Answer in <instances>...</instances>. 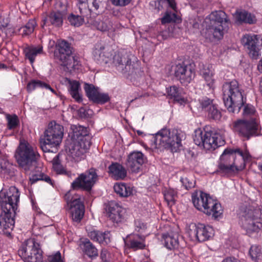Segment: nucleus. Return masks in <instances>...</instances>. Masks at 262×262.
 Segmentation results:
<instances>
[{
	"instance_id": "6",
	"label": "nucleus",
	"mask_w": 262,
	"mask_h": 262,
	"mask_svg": "<svg viewBox=\"0 0 262 262\" xmlns=\"http://www.w3.org/2000/svg\"><path fill=\"white\" fill-rule=\"evenodd\" d=\"M38 154L35 148L25 141H21L17 148L15 157L19 165L25 171H33L36 167Z\"/></svg>"
},
{
	"instance_id": "21",
	"label": "nucleus",
	"mask_w": 262,
	"mask_h": 262,
	"mask_svg": "<svg viewBox=\"0 0 262 262\" xmlns=\"http://www.w3.org/2000/svg\"><path fill=\"white\" fill-rule=\"evenodd\" d=\"M66 16L65 10L63 11H52L42 20V27L47 25L52 26L55 28H60L62 26L63 19Z\"/></svg>"
},
{
	"instance_id": "39",
	"label": "nucleus",
	"mask_w": 262,
	"mask_h": 262,
	"mask_svg": "<svg viewBox=\"0 0 262 262\" xmlns=\"http://www.w3.org/2000/svg\"><path fill=\"white\" fill-rule=\"evenodd\" d=\"M69 91L71 96L77 102L81 101L82 98L79 93L80 90V83L76 80H69Z\"/></svg>"
},
{
	"instance_id": "64",
	"label": "nucleus",
	"mask_w": 262,
	"mask_h": 262,
	"mask_svg": "<svg viewBox=\"0 0 262 262\" xmlns=\"http://www.w3.org/2000/svg\"><path fill=\"white\" fill-rule=\"evenodd\" d=\"M2 68H6V65L3 63H0V69Z\"/></svg>"
},
{
	"instance_id": "28",
	"label": "nucleus",
	"mask_w": 262,
	"mask_h": 262,
	"mask_svg": "<svg viewBox=\"0 0 262 262\" xmlns=\"http://www.w3.org/2000/svg\"><path fill=\"white\" fill-rule=\"evenodd\" d=\"M88 236L93 241L102 244H107L110 242V232H104L94 229H87Z\"/></svg>"
},
{
	"instance_id": "36",
	"label": "nucleus",
	"mask_w": 262,
	"mask_h": 262,
	"mask_svg": "<svg viewBox=\"0 0 262 262\" xmlns=\"http://www.w3.org/2000/svg\"><path fill=\"white\" fill-rule=\"evenodd\" d=\"M24 52L26 58L32 63L35 60V57L43 53L42 47L40 46L27 47L24 49Z\"/></svg>"
},
{
	"instance_id": "4",
	"label": "nucleus",
	"mask_w": 262,
	"mask_h": 262,
	"mask_svg": "<svg viewBox=\"0 0 262 262\" xmlns=\"http://www.w3.org/2000/svg\"><path fill=\"white\" fill-rule=\"evenodd\" d=\"M191 200L194 207L214 219L221 217L223 213L221 204L213 199L209 194L202 191H195L192 194Z\"/></svg>"
},
{
	"instance_id": "48",
	"label": "nucleus",
	"mask_w": 262,
	"mask_h": 262,
	"mask_svg": "<svg viewBox=\"0 0 262 262\" xmlns=\"http://www.w3.org/2000/svg\"><path fill=\"white\" fill-rule=\"evenodd\" d=\"M6 118L8 121L7 127L8 129H15L19 125V121L17 116L16 115H8L6 117Z\"/></svg>"
},
{
	"instance_id": "44",
	"label": "nucleus",
	"mask_w": 262,
	"mask_h": 262,
	"mask_svg": "<svg viewBox=\"0 0 262 262\" xmlns=\"http://www.w3.org/2000/svg\"><path fill=\"white\" fill-rule=\"evenodd\" d=\"M84 89L88 97L93 102L99 92L98 88L95 87L93 84L85 83Z\"/></svg>"
},
{
	"instance_id": "23",
	"label": "nucleus",
	"mask_w": 262,
	"mask_h": 262,
	"mask_svg": "<svg viewBox=\"0 0 262 262\" xmlns=\"http://www.w3.org/2000/svg\"><path fill=\"white\" fill-rule=\"evenodd\" d=\"M106 211L108 217L114 223L121 222L125 219V210L115 201L108 203Z\"/></svg>"
},
{
	"instance_id": "35",
	"label": "nucleus",
	"mask_w": 262,
	"mask_h": 262,
	"mask_svg": "<svg viewBox=\"0 0 262 262\" xmlns=\"http://www.w3.org/2000/svg\"><path fill=\"white\" fill-rule=\"evenodd\" d=\"M114 189L120 197L127 198L133 194V188L125 183H116Z\"/></svg>"
},
{
	"instance_id": "12",
	"label": "nucleus",
	"mask_w": 262,
	"mask_h": 262,
	"mask_svg": "<svg viewBox=\"0 0 262 262\" xmlns=\"http://www.w3.org/2000/svg\"><path fill=\"white\" fill-rule=\"evenodd\" d=\"M98 177L96 170L92 168L77 178L72 183V187L74 189L82 188L90 190L98 180Z\"/></svg>"
},
{
	"instance_id": "30",
	"label": "nucleus",
	"mask_w": 262,
	"mask_h": 262,
	"mask_svg": "<svg viewBox=\"0 0 262 262\" xmlns=\"http://www.w3.org/2000/svg\"><path fill=\"white\" fill-rule=\"evenodd\" d=\"M201 74L204 78L206 85L211 91L215 88V80L214 78V72L211 67L209 66L201 70Z\"/></svg>"
},
{
	"instance_id": "43",
	"label": "nucleus",
	"mask_w": 262,
	"mask_h": 262,
	"mask_svg": "<svg viewBox=\"0 0 262 262\" xmlns=\"http://www.w3.org/2000/svg\"><path fill=\"white\" fill-rule=\"evenodd\" d=\"M37 88H45L55 93V91L49 84L39 80H33L28 83L27 86V90L29 92H31Z\"/></svg>"
},
{
	"instance_id": "31",
	"label": "nucleus",
	"mask_w": 262,
	"mask_h": 262,
	"mask_svg": "<svg viewBox=\"0 0 262 262\" xmlns=\"http://www.w3.org/2000/svg\"><path fill=\"white\" fill-rule=\"evenodd\" d=\"M208 19L211 24L224 25L226 23L229 25V20L226 14L223 11H215L212 12L209 16Z\"/></svg>"
},
{
	"instance_id": "45",
	"label": "nucleus",
	"mask_w": 262,
	"mask_h": 262,
	"mask_svg": "<svg viewBox=\"0 0 262 262\" xmlns=\"http://www.w3.org/2000/svg\"><path fill=\"white\" fill-rule=\"evenodd\" d=\"M207 111L208 112V117L209 118L214 120H220L221 118V112L214 104L210 105L209 108L207 110Z\"/></svg>"
},
{
	"instance_id": "8",
	"label": "nucleus",
	"mask_w": 262,
	"mask_h": 262,
	"mask_svg": "<svg viewBox=\"0 0 262 262\" xmlns=\"http://www.w3.org/2000/svg\"><path fill=\"white\" fill-rule=\"evenodd\" d=\"M241 221L247 234L257 232L262 228V209L259 207H247L243 212Z\"/></svg>"
},
{
	"instance_id": "19",
	"label": "nucleus",
	"mask_w": 262,
	"mask_h": 262,
	"mask_svg": "<svg viewBox=\"0 0 262 262\" xmlns=\"http://www.w3.org/2000/svg\"><path fill=\"white\" fill-rule=\"evenodd\" d=\"M242 45L248 50L249 56L256 59L259 55L258 47V39L256 35L246 34L241 39Z\"/></svg>"
},
{
	"instance_id": "60",
	"label": "nucleus",
	"mask_w": 262,
	"mask_h": 262,
	"mask_svg": "<svg viewBox=\"0 0 262 262\" xmlns=\"http://www.w3.org/2000/svg\"><path fill=\"white\" fill-rule=\"evenodd\" d=\"M169 4V6L173 9L175 10L176 5L174 0H166Z\"/></svg>"
},
{
	"instance_id": "61",
	"label": "nucleus",
	"mask_w": 262,
	"mask_h": 262,
	"mask_svg": "<svg viewBox=\"0 0 262 262\" xmlns=\"http://www.w3.org/2000/svg\"><path fill=\"white\" fill-rule=\"evenodd\" d=\"M53 166V168H54V169L55 170H57L59 173H61L62 172L61 170H59L58 169V167H59V165L58 164L54 163Z\"/></svg>"
},
{
	"instance_id": "14",
	"label": "nucleus",
	"mask_w": 262,
	"mask_h": 262,
	"mask_svg": "<svg viewBox=\"0 0 262 262\" xmlns=\"http://www.w3.org/2000/svg\"><path fill=\"white\" fill-rule=\"evenodd\" d=\"M133 55L126 51L118 52L113 57V63L116 69L120 72H130L132 59Z\"/></svg>"
},
{
	"instance_id": "22",
	"label": "nucleus",
	"mask_w": 262,
	"mask_h": 262,
	"mask_svg": "<svg viewBox=\"0 0 262 262\" xmlns=\"http://www.w3.org/2000/svg\"><path fill=\"white\" fill-rule=\"evenodd\" d=\"M213 234V229L211 227L202 224H198L194 230L190 231V236L195 237L200 242L209 240Z\"/></svg>"
},
{
	"instance_id": "1",
	"label": "nucleus",
	"mask_w": 262,
	"mask_h": 262,
	"mask_svg": "<svg viewBox=\"0 0 262 262\" xmlns=\"http://www.w3.org/2000/svg\"><path fill=\"white\" fill-rule=\"evenodd\" d=\"M223 100L227 109L229 112L238 113L244 105L243 116L248 121H256V111L255 107L249 104L244 105L243 96L239 89L238 82L233 80L226 82L223 86Z\"/></svg>"
},
{
	"instance_id": "10",
	"label": "nucleus",
	"mask_w": 262,
	"mask_h": 262,
	"mask_svg": "<svg viewBox=\"0 0 262 262\" xmlns=\"http://www.w3.org/2000/svg\"><path fill=\"white\" fill-rule=\"evenodd\" d=\"M63 136V127L55 122H51L44 135L40 138V147L45 151H49L47 145L54 146L61 142Z\"/></svg>"
},
{
	"instance_id": "3",
	"label": "nucleus",
	"mask_w": 262,
	"mask_h": 262,
	"mask_svg": "<svg viewBox=\"0 0 262 262\" xmlns=\"http://www.w3.org/2000/svg\"><path fill=\"white\" fill-rule=\"evenodd\" d=\"M245 168L244 154L239 149H225L220 157L219 171L224 173H234Z\"/></svg>"
},
{
	"instance_id": "32",
	"label": "nucleus",
	"mask_w": 262,
	"mask_h": 262,
	"mask_svg": "<svg viewBox=\"0 0 262 262\" xmlns=\"http://www.w3.org/2000/svg\"><path fill=\"white\" fill-rule=\"evenodd\" d=\"M165 246L169 249L177 248L179 245V235L177 233L163 235Z\"/></svg>"
},
{
	"instance_id": "5",
	"label": "nucleus",
	"mask_w": 262,
	"mask_h": 262,
	"mask_svg": "<svg viewBox=\"0 0 262 262\" xmlns=\"http://www.w3.org/2000/svg\"><path fill=\"white\" fill-rule=\"evenodd\" d=\"M183 137V133L181 130L163 128L155 134L154 146L160 150L168 149L172 152H177L182 145L181 141Z\"/></svg>"
},
{
	"instance_id": "16",
	"label": "nucleus",
	"mask_w": 262,
	"mask_h": 262,
	"mask_svg": "<svg viewBox=\"0 0 262 262\" xmlns=\"http://www.w3.org/2000/svg\"><path fill=\"white\" fill-rule=\"evenodd\" d=\"M229 25L225 23L224 25L209 23L206 27L204 33V37L210 41L214 39H221L224 34L227 32Z\"/></svg>"
},
{
	"instance_id": "58",
	"label": "nucleus",
	"mask_w": 262,
	"mask_h": 262,
	"mask_svg": "<svg viewBox=\"0 0 262 262\" xmlns=\"http://www.w3.org/2000/svg\"><path fill=\"white\" fill-rule=\"evenodd\" d=\"M110 257V254L106 249H102L100 253V258L103 262H108V259Z\"/></svg>"
},
{
	"instance_id": "25",
	"label": "nucleus",
	"mask_w": 262,
	"mask_h": 262,
	"mask_svg": "<svg viewBox=\"0 0 262 262\" xmlns=\"http://www.w3.org/2000/svg\"><path fill=\"white\" fill-rule=\"evenodd\" d=\"M70 212L72 220L76 223L80 222L84 213V207L80 198L71 201Z\"/></svg>"
},
{
	"instance_id": "9",
	"label": "nucleus",
	"mask_w": 262,
	"mask_h": 262,
	"mask_svg": "<svg viewBox=\"0 0 262 262\" xmlns=\"http://www.w3.org/2000/svg\"><path fill=\"white\" fill-rule=\"evenodd\" d=\"M55 54L59 63L65 67V70L68 72L71 73L79 68V62L77 58L72 55L71 47L67 41L62 40L59 42L58 51Z\"/></svg>"
},
{
	"instance_id": "42",
	"label": "nucleus",
	"mask_w": 262,
	"mask_h": 262,
	"mask_svg": "<svg viewBox=\"0 0 262 262\" xmlns=\"http://www.w3.org/2000/svg\"><path fill=\"white\" fill-rule=\"evenodd\" d=\"M29 180L32 184L35 183L37 181L42 180L51 184V185H53L52 181L51 180V178L49 176L39 172V171H36L34 173H33L29 178Z\"/></svg>"
},
{
	"instance_id": "26",
	"label": "nucleus",
	"mask_w": 262,
	"mask_h": 262,
	"mask_svg": "<svg viewBox=\"0 0 262 262\" xmlns=\"http://www.w3.org/2000/svg\"><path fill=\"white\" fill-rule=\"evenodd\" d=\"M166 92L167 97L173 100L174 102L181 105L186 103L187 100L185 97V94L182 88L176 85L171 86L167 88Z\"/></svg>"
},
{
	"instance_id": "62",
	"label": "nucleus",
	"mask_w": 262,
	"mask_h": 262,
	"mask_svg": "<svg viewBox=\"0 0 262 262\" xmlns=\"http://www.w3.org/2000/svg\"><path fill=\"white\" fill-rule=\"evenodd\" d=\"M259 90L262 95V77L259 83Z\"/></svg>"
},
{
	"instance_id": "57",
	"label": "nucleus",
	"mask_w": 262,
	"mask_h": 262,
	"mask_svg": "<svg viewBox=\"0 0 262 262\" xmlns=\"http://www.w3.org/2000/svg\"><path fill=\"white\" fill-rule=\"evenodd\" d=\"M57 6L60 8V10H58V11H63L66 10V15H67V9L68 7V4L66 0H61L59 1L57 3Z\"/></svg>"
},
{
	"instance_id": "47",
	"label": "nucleus",
	"mask_w": 262,
	"mask_h": 262,
	"mask_svg": "<svg viewBox=\"0 0 262 262\" xmlns=\"http://www.w3.org/2000/svg\"><path fill=\"white\" fill-rule=\"evenodd\" d=\"M178 17L177 14L168 10L166 11L163 17L161 18V21L162 24H166L168 23L176 22Z\"/></svg>"
},
{
	"instance_id": "55",
	"label": "nucleus",
	"mask_w": 262,
	"mask_h": 262,
	"mask_svg": "<svg viewBox=\"0 0 262 262\" xmlns=\"http://www.w3.org/2000/svg\"><path fill=\"white\" fill-rule=\"evenodd\" d=\"M200 103L203 108L206 109V110L209 108V106L212 104V100L208 98H203L201 101Z\"/></svg>"
},
{
	"instance_id": "40",
	"label": "nucleus",
	"mask_w": 262,
	"mask_h": 262,
	"mask_svg": "<svg viewBox=\"0 0 262 262\" xmlns=\"http://www.w3.org/2000/svg\"><path fill=\"white\" fill-rule=\"evenodd\" d=\"M36 26V22L34 19H30L23 27L18 29V32L23 36L29 35L31 34Z\"/></svg>"
},
{
	"instance_id": "50",
	"label": "nucleus",
	"mask_w": 262,
	"mask_h": 262,
	"mask_svg": "<svg viewBox=\"0 0 262 262\" xmlns=\"http://www.w3.org/2000/svg\"><path fill=\"white\" fill-rule=\"evenodd\" d=\"M110 99V98L107 94L98 92L93 102L97 103L103 104L108 102Z\"/></svg>"
},
{
	"instance_id": "51",
	"label": "nucleus",
	"mask_w": 262,
	"mask_h": 262,
	"mask_svg": "<svg viewBox=\"0 0 262 262\" xmlns=\"http://www.w3.org/2000/svg\"><path fill=\"white\" fill-rule=\"evenodd\" d=\"M181 181L183 185L187 190H188L191 188L194 187L195 185V181L191 178H189L187 177L183 178L181 179Z\"/></svg>"
},
{
	"instance_id": "63",
	"label": "nucleus",
	"mask_w": 262,
	"mask_h": 262,
	"mask_svg": "<svg viewBox=\"0 0 262 262\" xmlns=\"http://www.w3.org/2000/svg\"><path fill=\"white\" fill-rule=\"evenodd\" d=\"M258 167L259 169L262 171V162L258 163Z\"/></svg>"
},
{
	"instance_id": "38",
	"label": "nucleus",
	"mask_w": 262,
	"mask_h": 262,
	"mask_svg": "<svg viewBox=\"0 0 262 262\" xmlns=\"http://www.w3.org/2000/svg\"><path fill=\"white\" fill-rule=\"evenodd\" d=\"M97 16L92 15L86 18V23L93 26L98 30L105 31L108 29V26L106 22L102 21L100 18H96Z\"/></svg>"
},
{
	"instance_id": "29",
	"label": "nucleus",
	"mask_w": 262,
	"mask_h": 262,
	"mask_svg": "<svg viewBox=\"0 0 262 262\" xmlns=\"http://www.w3.org/2000/svg\"><path fill=\"white\" fill-rule=\"evenodd\" d=\"M128 242V247L134 250L144 249L146 247L145 237L139 234L129 236Z\"/></svg>"
},
{
	"instance_id": "41",
	"label": "nucleus",
	"mask_w": 262,
	"mask_h": 262,
	"mask_svg": "<svg viewBox=\"0 0 262 262\" xmlns=\"http://www.w3.org/2000/svg\"><path fill=\"white\" fill-rule=\"evenodd\" d=\"M80 15H75L71 13L68 17V19L71 25L74 27H79L84 23H86V17L83 16L81 13L80 12Z\"/></svg>"
},
{
	"instance_id": "7",
	"label": "nucleus",
	"mask_w": 262,
	"mask_h": 262,
	"mask_svg": "<svg viewBox=\"0 0 262 262\" xmlns=\"http://www.w3.org/2000/svg\"><path fill=\"white\" fill-rule=\"evenodd\" d=\"M193 141L196 145L203 147L207 150H213L225 143L220 135L209 130L208 128L203 130L201 128L195 129Z\"/></svg>"
},
{
	"instance_id": "11",
	"label": "nucleus",
	"mask_w": 262,
	"mask_h": 262,
	"mask_svg": "<svg viewBox=\"0 0 262 262\" xmlns=\"http://www.w3.org/2000/svg\"><path fill=\"white\" fill-rule=\"evenodd\" d=\"M18 254L25 262H42V251L34 239L28 240L18 250Z\"/></svg>"
},
{
	"instance_id": "53",
	"label": "nucleus",
	"mask_w": 262,
	"mask_h": 262,
	"mask_svg": "<svg viewBox=\"0 0 262 262\" xmlns=\"http://www.w3.org/2000/svg\"><path fill=\"white\" fill-rule=\"evenodd\" d=\"M132 0H110L112 4L116 6L124 7L129 4Z\"/></svg>"
},
{
	"instance_id": "13",
	"label": "nucleus",
	"mask_w": 262,
	"mask_h": 262,
	"mask_svg": "<svg viewBox=\"0 0 262 262\" xmlns=\"http://www.w3.org/2000/svg\"><path fill=\"white\" fill-rule=\"evenodd\" d=\"M234 127L241 136L247 139L259 134L257 121H248L247 119L238 120L234 123Z\"/></svg>"
},
{
	"instance_id": "52",
	"label": "nucleus",
	"mask_w": 262,
	"mask_h": 262,
	"mask_svg": "<svg viewBox=\"0 0 262 262\" xmlns=\"http://www.w3.org/2000/svg\"><path fill=\"white\" fill-rule=\"evenodd\" d=\"M10 164L8 162L3 161L0 163V173L9 174L10 173Z\"/></svg>"
},
{
	"instance_id": "33",
	"label": "nucleus",
	"mask_w": 262,
	"mask_h": 262,
	"mask_svg": "<svg viewBox=\"0 0 262 262\" xmlns=\"http://www.w3.org/2000/svg\"><path fill=\"white\" fill-rule=\"evenodd\" d=\"M83 252L90 257L98 255V250L93 244L88 239L82 241L79 244Z\"/></svg>"
},
{
	"instance_id": "17",
	"label": "nucleus",
	"mask_w": 262,
	"mask_h": 262,
	"mask_svg": "<svg viewBox=\"0 0 262 262\" xmlns=\"http://www.w3.org/2000/svg\"><path fill=\"white\" fill-rule=\"evenodd\" d=\"M174 73L176 78L185 85L189 83L194 76V72L190 66L184 63L177 64L174 67Z\"/></svg>"
},
{
	"instance_id": "2",
	"label": "nucleus",
	"mask_w": 262,
	"mask_h": 262,
	"mask_svg": "<svg viewBox=\"0 0 262 262\" xmlns=\"http://www.w3.org/2000/svg\"><path fill=\"white\" fill-rule=\"evenodd\" d=\"M19 200V193L15 187H10L6 193H0V234L10 235Z\"/></svg>"
},
{
	"instance_id": "49",
	"label": "nucleus",
	"mask_w": 262,
	"mask_h": 262,
	"mask_svg": "<svg viewBox=\"0 0 262 262\" xmlns=\"http://www.w3.org/2000/svg\"><path fill=\"white\" fill-rule=\"evenodd\" d=\"M177 195L176 192L172 189L167 190L164 193V198L169 205H172L174 204L175 198Z\"/></svg>"
},
{
	"instance_id": "15",
	"label": "nucleus",
	"mask_w": 262,
	"mask_h": 262,
	"mask_svg": "<svg viewBox=\"0 0 262 262\" xmlns=\"http://www.w3.org/2000/svg\"><path fill=\"white\" fill-rule=\"evenodd\" d=\"M100 0H78L79 12L83 16L88 18L92 15L97 16L99 13Z\"/></svg>"
},
{
	"instance_id": "56",
	"label": "nucleus",
	"mask_w": 262,
	"mask_h": 262,
	"mask_svg": "<svg viewBox=\"0 0 262 262\" xmlns=\"http://www.w3.org/2000/svg\"><path fill=\"white\" fill-rule=\"evenodd\" d=\"M135 229L138 232H140L146 229V225L140 220H136L135 222Z\"/></svg>"
},
{
	"instance_id": "54",
	"label": "nucleus",
	"mask_w": 262,
	"mask_h": 262,
	"mask_svg": "<svg viewBox=\"0 0 262 262\" xmlns=\"http://www.w3.org/2000/svg\"><path fill=\"white\" fill-rule=\"evenodd\" d=\"M48 260L49 262H63L59 252H56L54 255L49 256Z\"/></svg>"
},
{
	"instance_id": "18",
	"label": "nucleus",
	"mask_w": 262,
	"mask_h": 262,
	"mask_svg": "<svg viewBox=\"0 0 262 262\" xmlns=\"http://www.w3.org/2000/svg\"><path fill=\"white\" fill-rule=\"evenodd\" d=\"M91 145V142L88 140L85 142L72 141L69 147V152L75 161H79L84 158V154Z\"/></svg>"
},
{
	"instance_id": "59",
	"label": "nucleus",
	"mask_w": 262,
	"mask_h": 262,
	"mask_svg": "<svg viewBox=\"0 0 262 262\" xmlns=\"http://www.w3.org/2000/svg\"><path fill=\"white\" fill-rule=\"evenodd\" d=\"M222 262H241L240 260L234 257H228L223 260Z\"/></svg>"
},
{
	"instance_id": "46",
	"label": "nucleus",
	"mask_w": 262,
	"mask_h": 262,
	"mask_svg": "<svg viewBox=\"0 0 262 262\" xmlns=\"http://www.w3.org/2000/svg\"><path fill=\"white\" fill-rule=\"evenodd\" d=\"M249 254L251 259L256 262L262 256L261 248L256 245L252 246L249 250Z\"/></svg>"
},
{
	"instance_id": "37",
	"label": "nucleus",
	"mask_w": 262,
	"mask_h": 262,
	"mask_svg": "<svg viewBox=\"0 0 262 262\" xmlns=\"http://www.w3.org/2000/svg\"><path fill=\"white\" fill-rule=\"evenodd\" d=\"M236 20L239 23H245L249 24H254L256 21L255 17L246 11L236 12Z\"/></svg>"
},
{
	"instance_id": "24",
	"label": "nucleus",
	"mask_w": 262,
	"mask_h": 262,
	"mask_svg": "<svg viewBox=\"0 0 262 262\" xmlns=\"http://www.w3.org/2000/svg\"><path fill=\"white\" fill-rule=\"evenodd\" d=\"M94 60L99 64H104L109 62L113 56L112 51L101 45L97 44L93 51Z\"/></svg>"
},
{
	"instance_id": "34",
	"label": "nucleus",
	"mask_w": 262,
	"mask_h": 262,
	"mask_svg": "<svg viewBox=\"0 0 262 262\" xmlns=\"http://www.w3.org/2000/svg\"><path fill=\"white\" fill-rule=\"evenodd\" d=\"M109 172L116 179H123L126 176V171L124 167L118 163H113L108 167Z\"/></svg>"
},
{
	"instance_id": "20",
	"label": "nucleus",
	"mask_w": 262,
	"mask_h": 262,
	"mask_svg": "<svg viewBox=\"0 0 262 262\" xmlns=\"http://www.w3.org/2000/svg\"><path fill=\"white\" fill-rule=\"evenodd\" d=\"M146 161V158L141 152L133 151L128 156L126 166L132 172L138 173Z\"/></svg>"
},
{
	"instance_id": "27",
	"label": "nucleus",
	"mask_w": 262,
	"mask_h": 262,
	"mask_svg": "<svg viewBox=\"0 0 262 262\" xmlns=\"http://www.w3.org/2000/svg\"><path fill=\"white\" fill-rule=\"evenodd\" d=\"M73 130L72 141L85 142V141L91 142V137L89 135L87 128L81 125H73L71 126Z\"/></svg>"
}]
</instances>
